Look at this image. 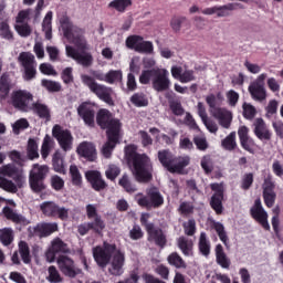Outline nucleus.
I'll use <instances>...</instances> for the list:
<instances>
[{"label":"nucleus","instance_id":"2eb2a0df","mask_svg":"<svg viewBox=\"0 0 283 283\" xmlns=\"http://www.w3.org/2000/svg\"><path fill=\"white\" fill-rule=\"evenodd\" d=\"M59 231V223L56 222H40L35 227L28 228L29 238H50L52 233Z\"/></svg>","mask_w":283,"mask_h":283},{"label":"nucleus","instance_id":"1a4fd4ad","mask_svg":"<svg viewBox=\"0 0 283 283\" xmlns=\"http://www.w3.org/2000/svg\"><path fill=\"white\" fill-rule=\"evenodd\" d=\"M52 136L55 138V140H57L62 151H72V147L74 145V136H72V130L55 124L52 128Z\"/></svg>","mask_w":283,"mask_h":283},{"label":"nucleus","instance_id":"6e6552de","mask_svg":"<svg viewBox=\"0 0 283 283\" xmlns=\"http://www.w3.org/2000/svg\"><path fill=\"white\" fill-rule=\"evenodd\" d=\"M48 174H50V167L48 165H33L29 174V185L33 193L45 191V178H48Z\"/></svg>","mask_w":283,"mask_h":283},{"label":"nucleus","instance_id":"c03bdc74","mask_svg":"<svg viewBox=\"0 0 283 283\" xmlns=\"http://www.w3.org/2000/svg\"><path fill=\"white\" fill-rule=\"evenodd\" d=\"M0 36L1 39H6V41L14 40V34L10 30V24L8 23V19L0 20Z\"/></svg>","mask_w":283,"mask_h":283},{"label":"nucleus","instance_id":"052dcab7","mask_svg":"<svg viewBox=\"0 0 283 283\" xmlns=\"http://www.w3.org/2000/svg\"><path fill=\"white\" fill-rule=\"evenodd\" d=\"M187 21V17L174 15L170 20V28L174 32H180L182 23Z\"/></svg>","mask_w":283,"mask_h":283},{"label":"nucleus","instance_id":"c756f323","mask_svg":"<svg viewBox=\"0 0 283 283\" xmlns=\"http://www.w3.org/2000/svg\"><path fill=\"white\" fill-rule=\"evenodd\" d=\"M248 90L253 101H266V88H264V85L260 83H252Z\"/></svg>","mask_w":283,"mask_h":283},{"label":"nucleus","instance_id":"c85d7f7f","mask_svg":"<svg viewBox=\"0 0 283 283\" xmlns=\"http://www.w3.org/2000/svg\"><path fill=\"white\" fill-rule=\"evenodd\" d=\"M177 247L185 258H193V240L187 237H179L177 239Z\"/></svg>","mask_w":283,"mask_h":283},{"label":"nucleus","instance_id":"bf43d9fd","mask_svg":"<svg viewBox=\"0 0 283 283\" xmlns=\"http://www.w3.org/2000/svg\"><path fill=\"white\" fill-rule=\"evenodd\" d=\"M9 158L12 160L13 165H18V167H23L25 165L27 157H23L19 150H11L9 153Z\"/></svg>","mask_w":283,"mask_h":283},{"label":"nucleus","instance_id":"13d9d810","mask_svg":"<svg viewBox=\"0 0 283 283\" xmlns=\"http://www.w3.org/2000/svg\"><path fill=\"white\" fill-rule=\"evenodd\" d=\"M41 85L48 92H51V93L61 92V83H59V82H54V81H51V80L43 78L41 81Z\"/></svg>","mask_w":283,"mask_h":283},{"label":"nucleus","instance_id":"69168bd1","mask_svg":"<svg viewBox=\"0 0 283 283\" xmlns=\"http://www.w3.org/2000/svg\"><path fill=\"white\" fill-rule=\"evenodd\" d=\"M72 72H74V69L70 66L65 67L62 71L61 78L65 85H70V83H74V74Z\"/></svg>","mask_w":283,"mask_h":283},{"label":"nucleus","instance_id":"58836bf2","mask_svg":"<svg viewBox=\"0 0 283 283\" xmlns=\"http://www.w3.org/2000/svg\"><path fill=\"white\" fill-rule=\"evenodd\" d=\"M130 103L135 107H147V105H149V98H147L145 93L138 92L130 96Z\"/></svg>","mask_w":283,"mask_h":283},{"label":"nucleus","instance_id":"ddd939ff","mask_svg":"<svg viewBox=\"0 0 283 283\" xmlns=\"http://www.w3.org/2000/svg\"><path fill=\"white\" fill-rule=\"evenodd\" d=\"M211 191H214L210 198L209 205L211 209L214 211L217 216H222L224 213V186L222 184H211L210 185Z\"/></svg>","mask_w":283,"mask_h":283},{"label":"nucleus","instance_id":"f03ea898","mask_svg":"<svg viewBox=\"0 0 283 283\" xmlns=\"http://www.w3.org/2000/svg\"><path fill=\"white\" fill-rule=\"evenodd\" d=\"M125 158L133 176L137 182H151L154 180V161L147 154L138 153L136 145H128L125 147Z\"/></svg>","mask_w":283,"mask_h":283},{"label":"nucleus","instance_id":"473e14b6","mask_svg":"<svg viewBox=\"0 0 283 283\" xmlns=\"http://www.w3.org/2000/svg\"><path fill=\"white\" fill-rule=\"evenodd\" d=\"M118 185L119 187H123L126 193H136V191H138V188L134 182H132V178L127 174L122 176V178L118 180Z\"/></svg>","mask_w":283,"mask_h":283},{"label":"nucleus","instance_id":"e433bc0d","mask_svg":"<svg viewBox=\"0 0 283 283\" xmlns=\"http://www.w3.org/2000/svg\"><path fill=\"white\" fill-rule=\"evenodd\" d=\"M168 264L170 266H175V269H187V262H185V259L178 254V252H172L167 258Z\"/></svg>","mask_w":283,"mask_h":283},{"label":"nucleus","instance_id":"39448f33","mask_svg":"<svg viewBox=\"0 0 283 283\" xmlns=\"http://www.w3.org/2000/svg\"><path fill=\"white\" fill-rule=\"evenodd\" d=\"M62 32L67 41H72L75 48H82L83 50H90V44L85 40V30L74 25L72 20L67 15H64L60 19Z\"/></svg>","mask_w":283,"mask_h":283},{"label":"nucleus","instance_id":"9b49d317","mask_svg":"<svg viewBox=\"0 0 283 283\" xmlns=\"http://www.w3.org/2000/svg\"><path fill=\"white\" fill-rule=\"evenodd\" d=\"M126 48L134 50L138 54H154V42L145 41L143 35H129L126 39Z\"/></svg>","mask_w":283,"mask_h":283},{"label":"nucleus","instance_id":"09e8293b","mask_svg":"<svg viewBox=\"0 0 283 283\" xmlns=\"http://www.w3.org/2000/svg\"><path fill=\"white\" fill-rule=\"evenodd\" d=\"M156 75V67L150 70H144L139 76V83L142 85H149V83H154V77Z\"/></svg>","mask_w":283,"mask_h":283},{"label":"nucleus","instance_id":"a18cd8bd","mask_svg":"<svg viewBox=\"0 0 283 283\" xmlns=\"http://www.w3.org/2000/svg\"><path fill=\"white\" fill-rule=\"evenodd\" d=\"M221 146L226 151H233L238 147V143L235 142V132H231L224 139H222Z\"/></svg>","mask_w":283,"mask_h":283},{"label":"nucleus","instance_id":"de8ad7c7","mask_svg":"<svg viewBox=\"0 0 283 283\" xmlns=\"http://www.w3.org/2000/svg\"><path fill=\"white\" fill-rule=\"evenodd\" d=\"M88 224L91 226V231H94L97 235H101L105 229V221L101 216L93 218V221L88 222Z\"/></svg>","mask_w":283,"mask_h":283},{"label":"nucleus","instance_id":"4468645a","mask_svg":"<svg viewBox=\"0 0 283 283\" xmlns=\"http://www.w3.org/2000/svg\"><path fill=\"white\" fill-rule=\"evenodd\" d=\"M96 105L92 102H83L77 107V115L86 127H96Z\"/></svg>","mask_w":283,"mask_h":283},{"label":"nucleus","instance_id":"e2e57ef3","mask_svg":"<svg viewBox=\"0 0 283 283\" xmlns=\"http://www.w3.org/2000/svg\"><path fill=\"white\" fill-rule=\"evenodd\" d=\"M200 166L203 169L206 176H209L213 172V160L210 156H203Z\"/></svg>","mask_w":283,"mask_h":283},{"label":"nucleus","instance_id":"c9c22d12","mask_svg":"<svg viewBox=\"0 0 283 283\" xmlns=\"http://www.w3.org/2000/svg\"><path fill=\"white\" fill-rule=\"evenodd\" d=\"M0 242L3 247H10L14 242V230L12 228L0 229Z\"/></svg>","mask_w":283,"mask_h":283},{"label":"nucleus","instance_id":"423d86ee","mask_svg":"<svg viewBox=\"0 0 283 283\" xmlns=\"http://www.w3.org/2000/svg\"><path fill=\"white\" fill-rule=\"evenodd\" d=\"M135 200L139 207L148 210L160 209L165 205V197L156 186L146 189V196L143 192L137 193Z\"/></svg>","mask_w":283,"mask_h":283},{"label":"nucleus","instance_id":"864d4df0","mask_svg":"<svg viewBox=\"0 0 283 283\" xmlns=\"http://www.w3.org/2000/svg\"><path fill=\"white\" fill-rule=\"evenodd\" d=\"M123 81V71H114L111 70L105 74V83H108L109 85H114V83Z\"/></svg>","mask_w":283,"mask_h":283},{"label":"nucleus","instance_id":"8fccbe9b","mask_svg":"<svg viewBox=\"0 0 283 283\" xmlns=\"http://www.w3.org/2000/svg\"><path fill=\"white\" fill-rule=\"evenodd\" d=\"M51 249L56 253H70V248L61 238H56L52 241Z\"/></svg>","mask_w":283,"mask_h":283},{"label":"nucleus","instance_id":"aec40b11","mask_svg":"<svg viewBox=\"0 0 283 283\" xmlns=\"http://www.w3.org/2000/svg\"><path fill=\"white\" fill-rule=\"evenodd\" d=\"M253 133L254 136L262 143H269L273 138V132L269 129V126L266 125V122L262 117H259L253 123Z\"/></svg>","mask_w":283,"mask_h":283},{"label":"nucleus","instance_id":"f704fd0d","mask_svg":"<svg viewBox=\"0 0 283 283\" xmlns=\"http://www.w3.org/2000/svg\"><path fill=\"white\" fill-rule=\"evenodd\" d=\"M57 206L54 201H44L40 205V210L46 218H56Z\"/></svg>","mask_w":283,"mask_h":283},{"label":"nucleus","instance_id":"2f4dec72","mask_svg":"<svg viewBox=\"0 0 283 283\" xmlns=\"http://www.w3.org/2000/svg\"><path fill=\"white\" fill-rule=\"evenodd\" d=\"M133 3L132 0H113L108 3V8L124 14V12H127V8H132Z\"/></svg>","mask_w":283,"mask_h":283},{"label":"nucleus","instance_id":"680f3d73","mask_svg":"<svg viewBox=\"0 0 283 283\" xmlns=\"http://www.w3.org/2000/svg\"><path fill=\"white\" fill-rule=\"evenodd\" d=\"M0 188L4 189V191H10L11 193H17L19 189L17 185L12 180H8L6 177H0Z\"/></svg>","mask_w":283,"mask_h":283},{"label":"nucleus","instance_id":"0e129e2a","mask_svg":"<svg viewBox=\"0 0 283 283\" xmlns=\"http://www.w3.org/2000/svg\"><path fill=\"white\" fill-rule=\"evenodd\" d=\"M105 176L108 180H116L120 176V168L116 165H111L106 169Z\"/></svg>","mask_w":283,"mask_h":283},{"label":"nucleus","instance_id":"603ef678","mask_svg":"<svg viewBox=\"0 0 283 283\" xmlns=\"http://www.w3.org/2000/svg\"><path fill=\"white\" fill-rule=\"evenodd\" d=\"M49 275L46 276L48 282L50 283H61L63 282V276H61V273L56 269V266L51 265L48 269Z\"/></svg>","mask_w":283,"mask_h":283},{"label":"nucleus","instance_id":"20e7f679","mask_svg":"<svg viewBox=\"0 0 283 283\" xmlns=\"http://www.w3.org/2000/svg\"><path fill=\"white\" fill-rule=\"evenodd\" d=\"M158 161L169 174H185V168L191 164L189 155L176 156L169 149H161L157 153Z\"/></svg>","mask_w":283,"mask_h":283},{"label":"nucleus","instance_id":"a19ab883","mask_svg":"<svg viewBox=\"0 0 283 283\" xmlns=\"http://www.w3.org/2000/svg\"><path fill=\"white\" fill-rule=\"evenodd\" d=\"M19 63H21L22 67H32L36 65V60L34 59V54L30 52H21L18 57Z\"/></svg>","mask_w":283,"mask_h":283},{"label":"nucleus","instance_id":"72a5a7b5","mask_svg":"<svg viewBox=\"0 0 283 283\" xmlns=\"http://www.w3.org/2000/svg\"><path fill=\"white\" fill-rule=\"evenodd\" d=\"M69 174L73 187H77L78 189H81V187H83V176L81 175V170H78V167L76 165H71Z\"/></svg>","mask_w":283,"mask_h":283},{"label":"nucleus","instance_id":"6e6d98bb","mask_svg":"<svg viewBox=\"0 0 283 283\" xmlns=\"http://www.w3.org/2000/svg\"><path fill=\"white\" fill-rule=\"evenodd\" d=\"M242 107H243V118H245L247 120H253L255 118V115L258 114L255 106L244 102Z\"/></svg>","mask_w":283,"mask_h":283},{"label":"nucleus","instance_id":"3c124183","mask_svg":"<svg viewBox=\"0 0 283 283\" xmlns=\"http://www.w3.org/2000/svg\"><path fill=\"white\" fill-rule=\"evenodd\" d=\"M27 155L29 160H34L35 158H39V144H36V140L29 139Z\"/></svg>","mask_w":283,"mask_h":283},{"label":"nucleus","instance_id":"412c9836","mask_svg":"<svg viewBox=\"0 0 283 283\" xmlns=\"http://www.w3.org/2000/svg\"><path fill=\"white\" fill-rule=\"evenodd\" d=\"M85 178L90 182L94 191H104L107 187V182L103 179V175L98 170H88L85 172Z\"/></svg>","mask_w":283,"mask_h":283},{"label":"nucleus","instance_id":"4c0bfd02","mask_svg":"<svg viewBox=\"0 0 283 283\" xmlns=\"http://www.w3.org/2000/svg\"><path fill=\"white\" fill-rule=\"evenodd\" d=\"M52 165L53 170L56 171V174H62L63 176L67 174V171L65 170V161L63 160L61 153H54L52 158Z\"/></svg>","mask_w":283,"mask_h":283},{"label":"nucleus","instance_id":"49530a36","mask_svg":"<svg viewBox=\"0 0 283 283\" xmlns=\"http://www.w3.org/2000/svg\"><path fill=\"white\" fill-rule=\"evenodd\" d=\"M213 229L219 237V240L224 244V247H229V235H227V231L224 230V224L221 222H214Z\"/></svg>","mask_w":283,"mask_h":283},{"label":"nucleus","instance_id":"f8f14e48","mask_svg":"<svg viewBox=\"0 0 283 283\" xmlns=\"http://www.w3.org/2000/svg\"><path fill=\"white\" fill-rule=\"evenodd\" d=\"M59 270L65 277L74 280L78 275H83V270L76 266L74 260L65 254H62L56 260Z\"/></svg>","mask_w":283,"mask_h":283},{"label":"nucleus","instance_id":"7ed1b4c3","mask_svg":"<svg viewBox=\"0 0 283 283\" xmlns=\"http://www.w3.org/2000/svg\"><path fill=\"white\" fill-rule=\"evenodd\" d=\"M91 75L84 74L81 76L83 85L88 87L90 92L92 94H95L99 101H103V103H106V105H109L111 107H114V98L112 97V94H114V90L112 87L106 86L104 84L97 83V81H104L105 82V74L101 70H91Z\"/></svg>","mask_w":283,"mask_h":283},{"label":"nucleus","instance_id":"774afa93","mask_svg":"<svg viewBox=\"0 0 283 283\" xmlns=\"http://www.w3.org/2000/svg\"><path fill=\"white\" fill-rule=\"evenodd\" d=\"M178 212L181 216H191V213H193V205H191L188 201H184L180 203V206L178 208Z\"/></svg>","mask_w":283,"mask_h":283},{"label":"nucleus","instance_id":"9d476101","mask_svg":"<svg viewBox=\"0 0 283 283\" xmlns=\"http://www.w3.org/2000/svg\"><path fill=\"white\" fill-rule=\"evenodd\" d=\"M66 55L73 59V61H76L82 67H92L94 65V55L90 52V48L74 49L73 46L66 45Z\"/></svg>","mask_w":283,"mask_h":283},{"label":"nucleus","instance_id":"4d7b16f0","mask_svg":"<svg viewBox=\"0 0 283 283\" xmlns=\"http://www.w3.org/2000/svg\"><path fill=\"white\" fill-rule=\"evenodd\" d=\"M253 181H254L253 172H247L241 178L240 188L243 191H249V189H251V187H253Z\"/></svg>","mask_w":283,"mask_h":283},{"label":"nucleus","instance_id":"0eeeda50","mask_svg":"<svg viewBox=\"0 0 283 283\" xmlns=\"http://www.w3.org/2000/svg\"><path fill=\"white\" fill-rule=\"evenodd\" d=\"M96 125L101 129H106V135L120 134V119L114 118V114L107 108H99L95 116Z\"/></svg>","mask_w":283,"mask_h":283},{"label":"nucleus","instance_id":"5fc2aeb1","mask_svg":"<svg viewBox=\"0 0 283 283\" xmlns=\"http://www.w3.org/2000/svg\"><path fill=\"white\" fill-rule=\"evenodd\" d=\"M50 151H52V137H50V135H45L41 147V156L43 160L50 156Z\"/></svg>","mask_w":283,"mask_h":283},{"label":"nucleus","instance_id":"6ab92c4d","mask_svg":"<svg viewBox=\"0 0 283 283\" xmlns=\"http://www.w3.org/2000/svg\"><path fill=\"white\" fill-rule=\"evenodd\" d=\"M238 8H242V4L228 3L219 7L214 6V7L206 8L201 12L202 14H207V15L217 14V17L221 19L224 17H230L231 12H233V10H238Z\"/></svg>","mask_w":283,"mask_h":283},{"label":"nucleus","instance_id":"b1692460","mask_svg":"<svg viewBox=\"0 0 283 283\" xmlns=\"http://www.w3.org/2000/svg\"><path fill=\"white\" fill-rule=\"evenodd\" d=\"M2 213L7 220H10L14 224H21V227H28L30 224V220L25 218L23 214L17 213L10 206H6L2 209Z\"/></svg>","mask_w":283,"mask_h":283},{"label":"nucleus","instance_id":"f257e3e1","mask_svg":"<svg viewBox=\"0 0 283 283\" xmlns=\"http://www.w3.org/2000/svg\"><path fill=\"white\" fill-rule=\"evenodd\" d=\"M93 258L99 269H107L109 275L120 277L125 273V251L116 245V243L103 242V247L93 248Z\"/></svg>","mask_w":283,"mask_h":283},{"label":"nucleus","instance_id":"37998d69","mask_svg":"<svg viewBox=\"0 0 283 283\" xmlns=\"http://www.w3.org/2000/svg\"><path fill=\"white\" fill-rule=\"evenodd\" d=\"M42 30L45 34V39L51 41L52 39V11H49L42 22Z\"/></svg>","mask_w":283,"mask_h":283},{"label":"nucleus","instance_id":"a211bd4d","mask_svg":"<svg viewBox=\"0 0 283 283\" xmlns=\"http://www.w3.org/2000/svg\"><path fill=\"white\" fill-rule=\"evenodd\" d=\"M0 175L7 178H12V180L15 182V187H19V189H21L25 182L23 171L19 169L15 164H7L0 167Z\"/></svg>","mask_w":283,"mask_h":283},{"label":"nucleus","instance_id":"dca6fc26","mask_svg":"<svg viewBox=\"0 0 283 283\" xmlns=\"http://www.w3.org/2000/svg\"><path fill=\"white\" fill-rule=\"evenodd\" d=\"M34 96L28 91H17L12 94L11 101L14 109L19 112H30V102L33 101Z\"/></svg>","mask_w":283,"mask_h":283},{"label":"nucleus","instance_id":"f3484780","mask_svg":"<svg viewBox=\"0 0 283 283\" xmlns=\"http://www.w3.org/2000/svg\"><path fill=\"white\" fill-rule=\"evenodd\" d=\"M171 87L169 71L167 69L156 67L155 77L153 78V90L155 92H167Z\"/></svg>","mask_w":283,"mask_h":283},{"label":"nucleus","instance_id":"4be33fe9","mask_svg":"<svg viewBox=\"0 0 283 283\" xmlns=\"http://www.w3.org/2000/svg\"><path fill=\"white\" fill-rule=\"evenodd\" d=\"M212 116L219 122V125L223 127V129H229V127H231V123L233 120V114L231 111L214 108V111H212Z\"/></svg>","mask_w":283,"mask_h":283},{"label":"nucleus","instance_id":"bb28decb","mask_svg":"<svg viewBox=\"0 0 283 283\" xmlns=\"http://www.w3.org/2000/svg\"><path fill=\"white\" fill-rule=\"evenodd\" d=\"M30 112H33L35 116L42 118L43 120H52V111L50 109V106L41 103L40 101L32 103Z\"/></svg>","mask_w":283,"mask_h":283},{"label":"nucleus","instance_id":"79ce46f5","mask_svg":"<svg viewBox=\"0 0 283 283\" xmlns=\"http://www.w3.org/2000/svg\"><path fill=\"white\" fill-rule=\"evenodd\" d=\"M10 94V77L8 74H2L0 76V101H4L8 98Z\"/></svg>","mask_w":283,"mask_h":283},{"label":"nucleus","instance_id":"ea45409f","mask_svg":"<svg viewBox=\"0 0 283 283\" xmlns=\"http://www.w3.org/2000/svg\"><path fill=\"white\" fill-rule=\"evenodd\" d=\"M19 253L21 260L24 264H30L32 262V256L30 255V245L25 241H20L18 243Z\"/></svg>","mask_w":283,"mask_h":283},{"label":"nucleus","instance_id":"7c9ffc66","mask_svg":"<svg viewBox=\"0 0 283 283\" xmlns=\"http://www.w3.org/2000/svg\"><path fill=\"white\" fill-rule=\"evenodd\" d=\"M198 249L199 253L203 255V258H209V255H211V241L207 238V232L200 233Z\"/></svg>","mask_w":283,"mask_h":283},{"label":"nucleus","instance_id":"cd10ccee","mask_svg":"<svg viewBox=\"0 0 283 283\" xmlns=\"http://www.w3.org/2000/svg\"><path fill=\"white\" fill-rule=\"evenodd\" d=\"M216 262L221 266V269H230L231 268V259L224 252V247L218 243L214 248Z\"/></svg>","mask_w":283,"mask_h":283},{"label":"nucleus","instance_id":"5701e85b","mask_svg":"<svg viewBox=\"0 0 283 283\" xmlns=\"http://www.w3.org/2000/svg\"><path fill=\"white\" fill-rule=\"evenodd\" d=\"M148 242H154L159 249L167 247V234L160 228H153L148 230Z\"/></svg>","mask_w":283,"mask_h":283},{"label":"nucleus","instance_id":"338daca9","mask_svg":"<svg viewBox=\"0 0 283 283\" xmlns=\"http://www.w3.org/2000/svg\"><path fill=\"white\" fill-rule=\"evenodd\" d=\"M182 227H184L185 235H188V237L196 235V220L195 219H189L188 222H185L182 224Z\"/></svg>","mask_w":283,"mask_h":283},{"label":"nucleus","instance_id":"393cba45","mask_svg":"<svg viewBox=\"0 0 283 283\" xmlns=\"http://www.w3.org/2000/svg\"><path fill=\"white\" fill-rule=\"evenodd\" d=\"M107 142L104 144L102 148V154L104 158H112V151L116 148V145L120 143V133H113L106 135Z\"/></svg>","mask_w":283,"mask_h":283},{"label":"nucleus","instance_id":"a878e982","mask_svg":"<svg viewBox=\"0 0 283 283\" xmlns=\"http://www.w3.org/2000/svg\"><path fill=\"white\" fill-rule=\"evenodd\" d=\"M77 154L82 156V158H86L90 163L96 160V147L90 142L81 143L77 147Z\"/></svg>","mask_w":283,"mask_h":283}]
</instances>
